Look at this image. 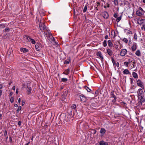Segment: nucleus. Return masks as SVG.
Here are the masks:
<instances>
[{
	"label": "nucleus",
	"instance_id": "9b49d317",
	"mask_svg": "<svg viewBox=\"0 0 145 145\" xmlns=\"http://www.w3.org/2000/svg\"><path fill=\"white\" fill-rule=\"evenodd\" d=\"M102 15L103 17L105 19H107L108 17V14L106 12L104 11L102 12Z\"/></svg>",
	"mask_w": 145,
	"mask_h": 145
},
{
	"label": "nucleus",
	"instance_id": "4be33fe9",
	"mask_svg": "<svg viewBox=\"0 0 145 145\" xmlns=\"http://www.w3.org/2000/svg\"><path fill=\"white\" fill-rule=\"evenodd\" d=\"M108 46L110 47H111L113 46V44L110 40H108Z\"/></svg>",
	"mask_w": 145,
	"mask_h": 145
},
{
	"label": "nucleus",
	"instance_id": "72a5a7b5",
	"mask_svg": "<svg viewBox=\"0 0 145 145\" xmlns=\"http://www.w3.org/2000/svg\"><path fill=\"white\" fill-rule=\"evenodd\" d=\"M5 27V24H0V28H3Z\"/></svg>",
	"mask_w": 145,
	"mask_h": 145
},
{
	"label": "nucleus",
	"instance_id": "f3484780",
	"mask_svg": "<svg viewBox=\"0 0 145 145\" xmlns=\"http://www.w3.org/2000/svg\"><path fill=\"white\" fill-rule=\"evenodd\" d=\"M143 12L139 11L138 10L136 12V14L138 16H141L143 14Z\"/></svg>",
	"mask_w": 145,
	"mask_h": 145
},
{
	"label": "nucleus",
	"instance_id": "a211bd4d",
	"mask_svg": "<svg viewBox=\"0 0 145 145\" xmlns=\"http://www.w3.org/2000/svg\"><path fill=\"white\" fill-rule=\"evenodd\" d=\"M107 52L108 54L110 56L112 55V50L109 49H108L107 50Z\"/></svg>",
	"mask_w": 145,
	"mask_h": 145
},
{
	"label": "nucleus",
	"instance_id": "bb28decb",
	"mask_svg": "<svg viewBox=\"0 0 145 145\" xmlns=\"http://www.w3.org/2000/svg\"><path fill=\"white\" fill-rule=\"evenodd\" d=\"M114 91H113V90H112L111 93V95L112 96V97H116L115 95H114Z\"/></svg>",
	"mask_w": 145,
	"mask_h": 145
},
{
	"label": "nucleus",
	"instance_id": "7ed1b4c3",
	"mask_svg": "<svg viewBox=\"0 0 145 145\" xmlns=\"http://www.w3.org/2000/svg\"><path fill=\"white\" fill-rule=\"evenodd\" d=\"M24 39L26 40L27 42H31L33 44H34L36 43L35 41L33 39L30 38L29 36L27 35L24 36Z\"/></svg>",
	"mask_w": 145,
	"mask_h": 145
},
{
	"label": "nucleus",
	"instance_id": "aec40b11",
	"mask_svg": "<svg viewBox=\"0 0 145 145\" xmlns=\"http://www.w3.org/2000/svg\"><path fill=\"white\" fill-rule=\"evenodd\" d=\"M135 54L138 56H140L141 54L140 50H137L135 52Z\"/></svg>",
	"mask_w": 145,
	"mask_h": 145
},
{
	"label": "nucleus",
	"instance_id": "1a4fd4ad",
	"mask_svg": "<svg viewBox=\"0 0 145 145\" xmlns=\"http://www.w3.org/2000/svg\"><path fill=\"white\" fill-rule=\"evenodd\" d=\"M97 55L98 57V58L101 60L102 61H103V57L101 52H97Z\"/></svg>",
	"mask_w": 145,
	"mask_h": 145
},
{
	"label": "nucleus",
	"instance_id": "79ce46f5",
	"mask_svg": "<svg viewBox=\"0 0 145 145\" xmlns=\"http://www.w3.org/2000/svg\"><path fill=\"white\" fill-rule=\"evenodd\" d=\"M113 98H114V99L112 100V101L113 103H114L116 101L117 98L116 97Z\"/></svg>",
	"mask_w": 145,
	"mask_h": 145
},
{
	"label": "nucleus",
	"instance_id": "774afa93",
	"mask_svg": "<svg viewBox=\"0 0 145 145\" xmlns=\"http://www.w3.org/2000/svg\"><path fill=\"white\" fill-rule=\"evenodd\" d=\"M95 8L97 10H98V9L97 7H95Z\"/></svg>",
	"mask_w": 145,
	"mask_h": 145
},
{
	"label": "nucleus",
	"instance_id": "c756f323",
	"mask_svg": "<svg viewBox=\"0 0 145 145\" xmlns=\"http://www.w3.org/2000/svg\"><path fill=\"white\" fill-rule=\"evenodd\" d=\"M141 29L142 30H144L145 31V24L142 25Z\"/></svg>",
	"mask_w": 145,
	"mask_h": 145
},
{
	"label": "nucleus",
	"instance_id": "603ef678",
	"mask_svg": "<svg viewBox=\"0 0 145 145\" xmlns=\"http://www.w3.org/2000/svg\"><path fill=\"white\" fill-rule=\"evenodd\" d=\"M18 88L17 89H16V94H18Z\"/></svg>",
	"mask_w": 145,
	"mask_h": 145
},
{
	"label": "nucleus",
	"instance_id": "864d4df0",
	"mask_svg": "<svg viewBox=\"0 0 145 145\" xmlns=\"http://www.w3.org/2000/svg\"><path fill=\"white\" fill-rule=\"evenodd\" d=\"M108 35H106L105 37V39H108Z\"/></svg>",
	"mask_w": 145,
	"mask_h": 145
},
{
	"label": "nucleus",
	"instance_id": "ddd939ff",
	"mask_svg": "<svg viewBox=\"0 0 145 145\" xmlns=\"http://www.w3.org/2000/svg\"><path fill=\"white\" fill-rule=\"evenodd\" d=\"M144 19H138L137 21V23L139 25H141L144 23L143 21L144 20Z\"/></svg>",
	"mask_w": 145,
	"mask_h": 145
},
{
	"label": "nucleus",
	"instance_id": "f8f14e48",
	"mask_svg": "<svg viewBox=\"0 0 145 145\" xmlns=\"http://www.w3.org/2000/svg\"><path fill=\"white\" fill-rule=\"evenodd\" d=\"M137 48V45L136 43H134L133 44L132 47L131 49L132 51L134 52L135 51Z\"/></svg>",
	"mask_w": 145,
	"mask_h": 145
},
{
	"label": "nucleus",
	"instance_id": "423d86ee",
	"mask_svg": "<svg viewBox=\"0 0 145 145\" xmlns=\"http://www.w3.org/2000/svg\"><path fill=\"white\" fill-rule=\"evenodd\" d=\"M137 94L138 96V97H142V96H143L144 92L143 90L142 89L140 88L138 89L137 91Z\"/></svg>",
	"mask_w": 145,
	"mask_h": 145
},
{
	"label": "nucleus",
	"instance_id": "20e7f679",
	"mask_svg": "<svg viewBox=\"0 0 145 145\" xmlns=\"http://www.w3.org/2000/svg\"><path fill=\"white\" fill-rule=\"evenodd\" d=\"M68 91L66 90L62 93L61 99L62 101H64L66 98L67 95L68 94Z\"/></svg>",
	"mask_w": 145,
	"mask_h": 145
},
{
	"label": "nucleus",
	"instance_id": "58836bf2",
	"mask_svg": "<svg viewBox=\"0 0 145 145\" xmlns=\"http://www.w3.org/2000/svg\"><path fill=\"white\" fill-rule=\"evenodd\" d=\"M123 41L126 43H127L128 42V40L126 38H124L123 40Z\"/></svg>",
	"mask_w": 145,
	"mask_h": 145
},
{
	"label": "nucleus",
	"instance_id": "bf43d9fd",
	"mask_svg": "<svg viewBox=\"0 0 145 145\" xmlns=\"http://www.w3.org/2000/svg\"><path fill=\"white\" fill-rule=\"evenodd\" d=\"M14 106L16 107H17L18 106V105L17 104H15L14 105Z\"/></svg>",
	"mask_w": 145,
	"mask_h": 145
},
{
	"label": "nucleus",
	"instance_id": "8fccbe9b",
	"mask_svg": "<svg viewBox=\"0 0 145 145\" xmlns=\"http://www.w3.org/2000/svg\"><path fill=\"white\" fill-rule=\"evenodd\" d=\"M13 94V93L12 92H11L9 94V96H12V95Z\"/></svg>",
	"mask_w": 145,
	"mask_h": 145
},
{
	"label": "nucleus",
	"instance_id": "39448f33",
	"mask_svg": "<svg viewBox=\"0 0 145 145\" xmlns=\"http://www.w3.org/2000/svg\"><path fill=\"white\" fill-rule=\"evenodd\" d=\"M137 83L138 86L141 88L142 89H144L143 82L140 80H138L137 81Z\"/></svg>",
	"mask_w": 145,
	"mask_h": 145
},
{
	"label": "nucleus",
	"instance_id": "412c9836",
	"mask_svg": "<svg viewBox=\"0 0 145 145\" xmlns=\"http://www.w3.org/2000/svg\"><path fill=\"white\" fill-rule=\"evenodd\" d=\"M20 50L22 52L25 53L28 52V50L25 48H20Z\"/></svg>",
	"mask_w": 145,
	"mask_h": 145
},
{
	"label": "nucleus",
	"instance_id": "6e6552de",
	"mask_svg": "<svg viewBox=\"0 0 145 145\" xmlns=\"http://www.w3.org/2000/svg\"><path fill=\"white\" fill-rule=\"evenodd\" d=\"M127 50L126 49H123L120 52V55L122 56H124L127 54Z\"/></svg>",
	"mask_w": 145,
	"mask_h": 145
},
{
	"label": "nucleus",
	"instance_id": "c85d7f7f",
	"mask_svg": "<svg viewBox=\"0 0 145 145\" xmlns=\"http://www.w3.org/2000/svg\"><path fill=\"white\" fill-rule=\"evenodd\" d=\"M121 16H120V17H118L116 18V21L117 22H119L121 20Z\"/></svg>",
	"mask_w": 145,
	"mask_h": 145
},
{
	"label": "nucleus",
	"instance_id": "e2e57ef3",
	"mask_svg": "<svg viewBox=\"0 0 145 145\" xmlns=\"http://www.w3.org/2000/svg\"><path fill=\"white\" fill-rule=\"evenodd\" d=\"M1 116H2V114H0V119H1Z\"/></svg>",
	"mask_w": 145,
	"mask_h": 145
},
{
	"label": "nucleus",
	"instance_id": "b1692460",
	"mask_svg": "<svg viewBox=\"0 0 145 145\" xmlns=\"http://www.w3.org/2000/svg\"><path fill=\"white\" fill-rule=\"evenodd\" d=\"M28 88L27 90V93L28 94H29L31 92V87H27Z\"/></svg>",
	"mask_w": 145,
	"mask_h": 145
},
{
	"label": "nucleus",
	"instance_id": "5fc2aeb1",
	"mask_svg": "<svg viewBox=\"0 0 145 145\" xmlns=\"http://www.w3.org/2000/svg\"><path fill=\"white\" fill-rule=\"evenodd\" d=\"M9 140L10 142H12V138L11 137H9Z\"/></svg>",
	"mask_w": 145,
	"mask_h": 145
},
{
	"label": "nucleus",
	"instance_id": "c9c22d12",
	"mask_svg": "<svg viewBox=\"0 0 145 145\" xmlns=\"http://www.w3.org/2000/svg\"><path fill=\"white\" fill-rule=\"evenodd\" d=\"M21 107L20 106H19L18 107V109L16 110V112L17 113L19 112V111L21 110Z\"/></svg>",
	"mask_w": 145,
	"mask_h": 145
},
{
	"label": "nucleus",
	"instance_id": "a18cd8bd",
	"mask_svg": "<svg viewBox=\"0 0 145 145\" xmlns=\"http://www.w3.org/2000/svg\"><path fill=\"white\" fill-rule=\"evenodd\" d=\"M5 32H8L9 31V29L7 27L5 29Z\"/></svg>",
	"mask_w": 145,
	"mask_h": 145
},
{
	"label": "nucleus",
	"instance_id": "0eeeda50",
	"mask_svg": "<svg viewBox=\"0 0 145 145\" xmlns=\"http://www.w3.org/2000/svg\"><path fill=\"white\" fill-rule=\"evenodd\" d=\"M78 96L79 97L80 99V100L84 102H86L87 100V98L84 95L82 94L81 95H78Z\"/></svg>",
	"mask_w": 145,
	"mask_h": 145
},
{
	"label": "nucleus",
	"instance_id": "4d7b16f0",
	"mask_svg": "<svg viewBox=\"0 0 145 145\" xmlns=\"http://www.w3.org/2000/svg\"><path fill=\"white\" fill-rule=\"evenodd\" d=\"M3 88V85L1 84H0V89Z\"/></svg>",
	"mask_w": 145,
	"mask_h": 145
},
{
	"label": "nucleus",
	"instance_id": "dca6fc26",
	"mask_svg": "<svg viewBox=\"0 0 145 145\" xmlns=\"http://www.w3.org/2000/svg\"><path fill=\"white\" fill-rule=\"evenodd\" d=\"M123 73L124 74H130L131 73L127 69H125L123 71Z\"/></svg>",
	"mask_w": 145,
	"mask_h": 145
},
{
	"label": "nucleus",
	"instance_id": "37998d69",
	"mask_svg": "<svg viewBox=\"0 0 145 145\" xmlns=\"http://www.w3.org/2000/svg\"><path fill=\"white\" fill-rule=\"evenodd\" d=\"M130 80L131 81V84H132L133 83V81L134 80V79L131 78H129Z\"/></svg>",
	"mask_w": 145,
	"mask_h": 145
},
{
	"label": "nucleus",
	"instance_id": "338daca9",
	"mask_svg": "<svg viewBox=\"0 0 145 145\" xmlns=\"http://www.w3.org/2000/svg\"><path fill=\"white\" fill-rule=\"evenodd\" d=\"M24 104V102H22V105H23Z\"/></svg>",
	"mask_w": 145,
	"mask_h": 145
},
{
	"label": "nucleus",
	"instance_id": "69168bd1",
	"mask_svg": "<svg viewBox=\"0 0 145 145\" xmlns=\"http://www.w3.org/2000/svg\"><path fill=\"white\" fill-rule=\"evenodd\" d=\"M96 131H95H95H94V134H95V133H96Z\"/></svg>",
	"mask_w": 145,
	"mask_h": 145
},
{
	"label": "nucleus",
	"instance_id": "052dcab7",
	"mask_svg": "<svg viewBox=\"0 0 145 145\" xmlns=\"http://www.w3.org/2000/svg\"><path fill=\"white\" fill-rule=\"evenodd\" d=\"M12 82L10 81L9 84V85H10H10L11 84H12Z\"/></svg>",
	"mask_w": 145,
	"mask_h": 145
},
{
	"label": "nucleus",
	"instance_id": "680f3d73",
	"mask_svg": "<svg viewBox=\"0 0 145 145\" xmlns=\"http://www.w3.org/2000/svg\"><path fill=\"white\" fill-rule=\"evenodd\" d=\"M142 2L145 4V0H143Z\"/></svg>",
	"mask_w": 145,
	"mask_h": 145
},
{
	"label": "nucleus",
	"instance_id": "49530a36",
	"mask_svg": "<svg viewBox=\"0 0 145 145\" xmlns=\"http://www.w3.org/2000/svg\"><path fill=\"white\" fill-rule=\"evenodd\" d=\"M114 16L115 18H117L118 17V15L116 14H114Z\"/></svg>",
	"mask_w": 145,
	"mask_h": 145
},
{
	"label": "nucleus",
	"instance_id": "f704fd0d",
	"mask_svg": "<svg viewBox=\"0 0 145 145\" xmlns=\"http://www.w3.org/2000/svg\"><path fill=\"white\" fill-rule=\"evenodd\" d=\"M138 10H139V11L142 12L143 13H144L145 12L143 10V9H142V8L141 7H139V8H138Z\"/></svg>",
	"mask_w": 145,
	"mask_h": 145
},
{
	"label": "nucleus",
	"instance_id": "f03ea898",
	"mask_svg": "<svg viewBox=\"0 0 145 145\" xmlns=\"http://www.w3.org/2000/svg\"><path fill=\"white\" fill-rule=\"evenodd\" d=\"M44 24L45 22L44 20H40L39 23V28L42 31H43L47 30V27L45 26Z\"/></svg>",
	"mask_w": 145,
	"mask_h": 145
},
{
	"label": "nucleus",
	"instance_id": "e433bc0d",
	"mask_svg": "<svg viewBox=\"0 0 145 145\" xmlns=\"http://www.w3.org/2000/svg\"><path fill=\"white\" fill-rule=\"evenodd\" d=\"M112 59V63H113V64L114 65L116 64V62L115 61V60L114 59H113V58L112 57H111Z\"/></svg>",
	"mask_w": 145,
	"mask_h": 145
},
{
	"label": "nucleus",
	"instance_id": "0e129e2a",
	"mask_svg": "<svg viewBox=\"0 0 145 145\" xmlns=\"http://www.w3.org/2000/svg\"><path fill=\"white\" fill-rule=\"evenodd\" d=\"M109 7V4H108V5L106 7Z\"/></svg>",
	"mask_w": 145,
	"mask_h": 145
},
{
	"label": "nucleus",
	"instance_id": "ea45409f",
	"mask_svg": "<svg viewBox=\"0 0 145 145\" xmlns=\"http://www.w3.org/2000/svg\"><path fill=\"white\" fill-rule=\"evenodd\" d=\"M14 98L13 97H11L10 99V101L11 103H12L14 101Z\"/></svg>",
	"mask_w": 145,
	"mask_h": 145
},
{
	"label": "nucleus",
	"instance_id": "6e6d98bb",
	"mask_svg": "<svg viewBox=\"0 0 145 145\" xmlns=\"http://www.w3.org/2000/svg\"><path fill=\"white\" fill-rule=\"evenodd\" d=\"M12 89L14 90H15V86H14L13 87H12Z\"/></svg>",
	"mask_w": 145,
	"mask_h": 145
},
{
	"label": "nucleus",
	"instance_id": "9d476101",
	"mask_svg": "<svg viewBox=\"0 0 145 145\" xmlns=\"http://www.w3.org/2000/svg\"><path fill=\"white\" fill-rule=\"evenodd\" d=\"M138 101L139 102V104L141 105L142 103H144L145 101L143 96H142V97H138Z\"/></svg>",
	"mask_w": 145,
	"mask_h": 145
},
{
	"label": "nucleus",
	"instance_id": "6ab92c4d",
	"mask_svg": "<svg viewBox=\"0 0 145 145\" xmlns=\"http://www.w3.org/2000/svg\"><path fill=\"white\" fill-rule=\"evenodd\" d=\"M132 75L133 76V77L135 78H138V75L135 72H133Z\"/></svg>",
	"mask_w": 145,
	"mask_h": 145
},
{
	"label": "nucleus",
	"instance_id": "473e14b6",
	"mask_svg": "<svg viewBox=\"0 0 145 145\" xmlns=\"http://www.w3.org/2000/svg\"><path fill=\"white\" fill-rule=\"evenodd\" d=\"M103 45L104 47H105L107 45V42L106 40H105L103 42Z\"/></svg>",
	"mask_w": 145,
	"mask_h": 145
},
{
	"label": "nucleus",
	"instance_id": "de8ad7c7",
	"mask_svg": "<svg viewBox=\"0 0 145 145\" xmlns=\"http://www.w3.org/2000/svg\"><path fill=\"white\" fill-rule=\"evenodd\" d=\"M7 131L6 130H5V133H4V135L5 136H6L7 135Z\"/></svg>",
	"mask_w": 145,
	"mask_h": 145
},
{
	"label": "nucleus",
	"instance_id": "f257e3e1",
	"mask_svg": "<svg viewBox=\"0 0 145 145\" xmlns=\"http://www.w3.org/2000/svg\"><path fill=\"white\" fill-rule=\"evenodd\" d=\"M44 34L46 35V36L50 39V41L55 42L54 38L53 37L51 34V33L50 31L47 28V30H45L44 31Z\"/></svg>",
	"mask_w": 145,
	"mask_h": 145
},
{
	"label": "nucleus",
	"instance_id": "2f4dec72",
	"mask_svg": "<svg viewBox=\"0 0 145 145\" xmlns=\"http://www.w3.org/2000/svg\"><path fill=\"white\" fill-rule=\"evenodd\" d=\"M87 5H86L84 7V9L83 10V12H86L87 10Z\"/></svg>",
	"mask_w": 145,
	"mask_h": 145
},
{
	"label": "nucleus",
	"instance_id": "5701e85b",
	"mask_svg": "<svg viewBox=\"0 0 145 145\" xmlns=\"http://www.w3.org/2000/svg\"><path fill=\"white\" fill-rule=\"evenodd\" d=\"M100 145H108V144L104 141H101L99 142Z\"/></svg>",
	"mask_w": 145,
	"mask_h": 145
},
{
	"label": "nucleus",
	"instance_id": "2eb2a0df",
	"mask_svg": "<svg viewBox=\"0 0 145 145\" xmlns=\"http://www.w3.org/2000/svg\"><path fill=\"white\" fill-rule=\"evenodd\" d=\"M106 132L105 129L103 128H101L100 131V133L102 135H104Z\"/></svg>",
	"mask_w": 145,
	"mask_h": 145
},
{
	"label": "nucleus",
	"instance_id": "a878e982",
	"mask_svg": "<svg viewBox=\"0 0 145 145\" xmlns=\"http://www.w3.org/2000/svg\"><path fill=\"white\" fill-rule=\"evenodd\" d=\"M84 88L88 92H90L91 90L89 88L86 86H84Z\"/></svg>",
	"mask_w": 145,
	"mask_h": 145
},
{
	"label": "nucleus",
	"instance_id": "7c9ffc66",
	"mask_svg": "<svg viewBox=\"0 0 145 145\" xmlns=\"http://www.w3.org/2000/svg\"><path fill=\"white\" fill-rule=\"evenodd\" d=\"M76 105L75 104H73L71 106V108L72 109H74L76 108Z\"/></svg>",
	"mask_w": 145,
	"mask_h": 145
},
{
	"label": "nucleus",
	"instance_id": "cd10ccee",
	"mask_svg": "<svg viewBox=\"0 0 145 145\" xmlns=\"http://www.w3.org/2000/svg\"><path fill=\"white\" fill-rule=\"evenodd\" d=\"M68 80V79L66 78H63L61 79V81L63 82H65L67 81Z\"/></svg>",
	"mask_w": 145,
	"mask_h": 145
},
{
	"label": "nucleus",
	"instance_id": "09e8293b",
	"mask_svg": "<svg viewBox=\"0 0 145 145\" xmlns=\"http://www.w3.org/2000/svg\"><path fill=\"white\" fill-rule=\"evenodd\" d=\"M21 123H22V122L21 121H19L18 122V125H19V126H20L21 125Z\"/></svg>",
	"mask_w": 145,
	"mask_h": 145
},
{
	"label": "nucleus",
	"instance_id": "393cba45",
	"mask_svg": "<svg viewBox=\"0 0 145 145\" xmlns=\"http://www.w3.org/2000/svg\"><path fill=\"white\" fill-rule=\"evenodd\" d=\"M69 72L70 70L69 69H68L66 70L65 72H63V74L66 75H67L69 73Z\"/></svg>",
	"mask_w": 145,
	"mask_h": 145
},
{
	"label": "nucleus",
	"instance_id": "4468645a",
	"mask_svg": "<svg viewBox=\"0 0 145 145\" xmlns=\"http://www.w3.org/2000/svg\"><path fill=\"white\" fill-rule=\"evenodd\" d=\"M125 32L127 35H130L132 34V31H130L128 29H125L124 30Z\"/></svg>",
	"mask_w": 145,
	"mask_h": 145
},
{
	"label": "nucleus",
	"instance_id": "4c0bfd02",
	"mask_svg": "<svg viewBox=\"0 0 145 145\" xmlns=\"http://www.w3.org/2000/svg\"><path fill=\"white\" fill-rule=\"evenodd\" d=\"M124 65L126 66L127 67L129 63L128 62L125 61L124 63Z\"/></svg>",
	"mask_w": 145,
	"mask_h": 145
},
{
	"label": "nucleus",
	"instance_id": "13d9d810",
	"mask_svg": "<svg viewBox=\"0 0 145 145\" xmlns=\"http://www.w3.org/2000/svg\"><path fill=\"white\" fill-rule=\"evenodd\" d=\"M21 102V99H20V98L18 100V102L19 103H20V102Z\"/></svg>",
	"mask_w": 145,
	"mask_h": 145
},
{
	"label": "nucleus",
	"instance_id": "3c124183",
	"mask_svg": "<svg viewBox=\"0 0 145 145\" xmlns=\"http://www.w3.org/2000/svg\"><path fill=\"white\" fill-rule=\"evenodd\" d=\"M116 66L117 67H118L119 66V63L118 62L116 63Z\"/></svg>",
	"mask_w": 145,
	"mask_h": 145
},
{
	"label": "nucleus",
	"instance_id": "a19ab883",
	"mask_svg": "<svg viewBox=\"0 0 145 145\" xmlns=\"http://www.w3.org/2000/svg\"><path fill=\"white\" fill-rule=\"evenodd\" d=\"M134 38L135 39V40H137V35L136 34V33H135L134 34Z\"/></svg>",
	"mask_w": 145,
	"mask_h": 145
},
{
	"label": "nucleus",
	"instance_id": "c03bdc74",
	"mask_svg": "<svg viewBox=\"0 0 145 145\" xmlns=\"http://www.w3.org/2000/svg\"><path fill=\"white\" fill-rule=\"evenodd\" d=\"M64 63L65 64H69V62L68 61L65 60L64 61Z\"/></svg>",
	"mask_w": 145,
	"mask_h": 145
}]
</instances>
